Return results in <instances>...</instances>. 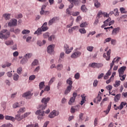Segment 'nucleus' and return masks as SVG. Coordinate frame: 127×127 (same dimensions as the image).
Wrapping results in <instances>:
<instances>
[{
  "label": "nucleus",
  "instance_id": "nucleus-1",
  "mask_svg": "<svg viewBox=\"0 0 127 127\" xmlns=\"http://www.w3.org/2000/svg\"><path fill=\"white\" fill-rule=\"evenodd\" d=\"M47 22H45L41 28H38L37 30L34 32V34H37L38 35H39V34H41V32L48 30V27H47Z\"/></svg>",
  "mask_w": 127,
  "mask_h": 127
},
{
  "label": "nucleus",
  "instance_id": "nucleus-2",
  "mask_svg": "<svg viewBox=\"0 0 127 127\" xmlns=\"http://www.w3.org/2000/svg\"><path fill=\"white\" fill-rule=\"evenodd\" d=\"M10 36V32H7V29H3L0 32V39H7Z\"/></svg>",
  "mask_w": 127,
  "mask_h": 127
},
{
  "label": "nucleus",
  "instance_id": "nucleus-3",
  "mask_svg": "<svg viewBox=\"0 0 127 127\" xmlns=\"http://www.w3.org/2000/svg\"><path fill=\"white\" fill-rule=\"evenodd\" d=\"M49 101H50V98L49 97L43 98L42 99L41 102L42 103H43V104H44L39 105L40 109H41L42 111H43L44 110H45V109H46V108L47 107V104Z\"/></svg>",
  "mask_w": 127,
  "mask_h": 127
},
{
  "label": "nucleus",
  "instance_id": "nucleus-4",
  "mask_svg": "<svg viewBox=\"0 0 127 127\" xmlns=\"http://www.w3.org/2000/svg\"><path fill=\"white\" fill-rule=\"evenodd\" d=\"M82 55V53L80 51H75L70 56L72 59H77V58L80 57Z\"/></svg>",
  "mask_w": 127,
  "mask_h": 127
},
{
  "label": "nucleus",
  "instance_id": "nucleus-5",
  "mask_svg": "<svg viewBox=\"0 0 127 127\" xmlns=\"http://www.w3.org/2000/svg\"><path fill=\"white\" fill-rule=\"evenodd\" d=\"M126 105H127V103L125 102H122L119 106H117V105L115 104L114 105V109L116 111L118 110H120V111H121V110H123V109H124V107H125Z\"/></svg>",
  "mask_w": 127,
  "mask_h": 127
},
{
  "label": "nucleus",
  "instance_id": "nucleus-6",
  "mask_svg": "<svg viewBox=\"0 0 127 127\" xmlns=\"http://www.w3.org/2000/svg\"><path fill=\"white\" fill-rule=\"evenodd\" d=\"M90 67L92 68H102L104 64L102 63H93L90 64Z\"/></svg>",
  "mask_w": 127,
  "mask_h": 127
},
{
  "label": "nucleus",
  "instance_id": "nucleus-7",
  "mask_svg": "<svg viewBox=\"0 0 127 127\" xmlns=\"http://www.w3.org/2000/svg\"><path fill=\"white\" fill-rule=\"evenodd\" d=\"M64 47L66 54H70V53H71L73 50V47H71L69 49V45L67 44H64Z\"/></svg>",
  "mask_w": 127,
  "mask_h": 127
},
{
  "label": "nucleus",
  "instance_id": "nucleus-8",
  "mask_svg": "<svg viewBox=\"0 0 127 127\" xmlns=\"http://www.w3.org/2000/svg\"><path fill=\"white\" fill-rule=\"evenodd\" d=\"M44 111H41L40 110H38L35 114L36 115H38V120H42L43 119V117H44Z\"/></svg>",
  "mask_w": 127,
  "mask_h": 127
},
{
  "label": "nucleus",
  "instance_id": "nucleus-9",
  "mask_svg": "<svg viewBox=\"0 0 127 127\" xmlns=\"http://www.w3.org/2000/svg\"><path fill=\"white\" fill-rule=\"evenodd\" d=\"M59 112L56 110H53L49 115V118L50 119H53V118H55V117H57L59 116Z\"/></svg>",
  "mask_w": 127,
  "mask_h": 127
},
{
  "label": "nucleus",
  "instance_id": "nucleus-10",
  "mask_svg": "<svg viewBox=\"0 0 127 127\" xmlns=\"http://www.w3.org/2000/svg\"><path fill=\"white\" fill-rule=\"evenodd\" d=\"M17 25V20L16 19H12L8 23V26L11 27V26H16Z\"/></svg>",
  "mask_w": 127,
  "mask_h": 127
},
{
  "label": "nucleus",
  "instance_id": "nucleus-11",
  "mask_svg": "<svg viewBox=\"0 0 127 127\" xmlns=\"http://www.w3.org/2000/svg\"><path fill=\"white\" fill-rule=\"evenodd\" d=\"M77 93L76 92H73L72 94V97H71L69 101L68 102V105H72L73 103L75 102V100H76V97H77Z\"/></svg>",
  "mask_w": 127,
  "mask_h": 127
},
{
  "label": "nucleus",
  "instance_id": "nucleus-12",
  "mask_svg": "<svg viewBox=\"0 0 127 127\" xmlns=\"http://www.w3.org/2000/svg\"><path fill=\"white\" fill-rule=\"evenodd\" d=\"M57 20H59V17H54L52 19H51L48 22V25L49 26H51L54 23H56Z\"/></svg>",
  "mask_w": 127,
  "mask_h": 127
},
{
  "label": "nucleus",
  "instance_id": "nucleus-13",
  "mask_svg": "<svg viewBox=\"0 0 127 127\" xmlns=\"http://www.w3.org/2000/svg\"><path fill=\"white\" fill-rule=\"evenodd\" d=\"M107 55H106V53H104L103 55V58H105L107 61H109L111 59V50H109L107 52Z\"/></svg>",
  "mask_w": 127,
  "mask_h": 127
},
{
  "label": "nucleus",
  "instance_id": "nucleus-14",
  "mask_svg": "<svg viewBox=\"0 0 127 127\" xmlns=\"http://www.w3.org/2000/svg\"><path fill=\"white\" fill-rule=\"evenodd\" d=\"M32 96V94H31V91H28L24 93H23L22 95L23 98H25V99H30V97Z\"/></svg>",
  "mask_w": 127,
  "mask_h": 127
},
{
  "label": "nucleus",
  "instance_id": "nucleus-15",
  "mask_svg": "<svg viewBox=\"0 0 127 127\" xmlns=\"http://www.w3.org/2000/svg\"><path fill=\"white\" fill-rule=\"evenodd\" d=\"M55 47V45H49L47 48V52L48 53H49V54H51L54 51V48Z\"/></svg>",
  "mask_w": 127,
  "mask_h": 127
},
{
  "label": "nucleus",
  "instance_id": "nucleus-16",
  "mask_svg": "<svg viewBox=\"0 0 127 127\" xmlns=\"http://www.w3.org/2000/svg\"><path fill=\"white\" fill-rule=\"evenodd\" d=\"M121 31V28L117 27V28H113L112 32V35H117L119 32Z\"/></svg>",
  "mask_w": 127,
  "mask_h": 127
},
{
  "label": "nucleus",
  "instance_id": "nucleus-17",
  "mask_svg": "<svg viewBox=\"0 0 127 127\" xmlns=\"http://www.w3.org/2000/svg\"><path fill=\"white\" fill-rule=\"evenodd\" d=\"M126 69H127V67L123 66H122L118 69V72L119 75H122V74H125V71H126Z\"/></svg>",
  "mask_w": 127,
  "mask_h": 127
},
{
  "label": "nucleus",
  "instance_id": "nucleus-18",
  "mask_svg": "<svg viewBox=\"0 0 127 127\" xmlns=\"http://www.w3.org/2000/svg\"><path fill=\"white\" fill-rule=\"evenodd\" d=\"M111 108H112V102H110L108 106L107 109L106 110L104 111L103 112L105 113L106 115H108L109 113H110Z\"/></svg>",
  "mask_w": 127,
  "mask_h": 127
},
{
  "label": "nucleus",
  "instance_id": "nucleus-19",
  "mask_svg": "<svg viewBox=\"0 0 127 127\" xmlns=\"http://www.w3.org/2000/svg\"><path fill=\"white\" fill-rule=\"evenodd\" d=\"M5 120L6 121H11V122H15L14 117L8 115L5 116Z\"/></svg>",
  "mask_w": 127,
  "mask_h": 127
},
{
  "label": "nucleus",
  "instance_id": "nucleus-20",
  "mask_svg": "<svg viewBox=\"0 0 127 127\" xmlns=\"http://www.w3.org/2000/svg\"><path fill=\"white\" fill-rule=\"evenodd\" d=\"M66 84L68 85L67 87H70V88H72V85H73V81L72 80V78L69 77L66 80Z\"/></svg>",
  "mask_w": 127,
  "mask_h": 127
},
{
  "label": "nucleus",
  "instance_id": "nucleus-21",
  "mask_svg": "<svg viewBox=\"0 0 127 127\" xmlns=\"http://www.w3.org/2000/svg\"><path fill=\"white\" fill-rule=\"evenodd\" d=\"M15 121L16 120L18 122H20L23 119V116H20V114H17L15 116Z\"/></svg>",
  "mask_w": 127,
  "mask_h": 127
},
{
  "label": "nucleus",
  "instance_id": "nucleus-22",
  "mask_svg": "<svg viewBox=\"0 0 127 127\" xmlns=\"http://www.w3.org/2000/svg\"><path fill=\"white\" fill-rule=\"evenodd\" d=\"M70 3H74L75 5H78L80 3V0H67Z\"/></svg>",
  "mask_w": 127,
  "mask_h": 127
},
{
  "label": "nucleus",
  "instance_id": "nucleus-23",
  "mask_svg": "<svg viewBox=\"0 0 127 127\" xmlns=\"http://www.w3.org/2000/svg\"><path fill=\"white\" fill-rule=\"evenodd\" d=\"M39 64V62L38 61V60L35 59L31 64L32 67H33V66H37Z\"/></svg>",
  "mask_w": 127,
  "mask_h": 127
},
{
  "label": "nucleus",
  "instance_id": "nucleus-24",
  "mask_svg": "<svg viewBox=\"0 0 127 127\" xmlns=\"http://www.w3.org/2000/svg\"><path fill=\"white\" fill-rule=\"evenodd\" d=\"M56 69L58 70V71H61L62 69H63V64H58L56 67Z\"/></svg>",
  "mask_w": 127,
  "mask_h": 127
},
{
  "label": "nucleus",
  "instance_id": "nucleus-25",
  "mask_svg": "<svg viewBox=\"0 0 127 127\" xmlns=\"http://www.w3.org/2000/svg\"><path fill=\"white\" fill-rule=\"evenodd\" d=\"M28 61V60L24 56V58H22V59L21 60L20 63V64H25L27 63V62Z\"/></svg>",
  "mask_w": 127,
  "mask_h": 127
},
{
  "label": "nucleus",
  "instance_id": "nucleus-26",
  "mask_svg": "<svg viewBox=\"0 0 127 127\" xmlns=\"http://www.w3.org/2000/svg\"><path fill=\"white\" fill-rule=\"evenodd\" d=\"M121 94H118L116 95L114 97L115 102H119V101H120V100L121 99Z\"/></svg>",
  "mask_w": 127,
  "mask_h": 127
},
{
  "label": "nucleus",
  "instance_id": "nucleus-27",
  "mask_svg": "<svg viewBox=\"0 0 127 127\" xmlns=\"http://www.w3.org/2000/svg\"><path fill=\"white\" fill-rule=\"evenodd\" d=\"M3 16L5 20H9V19H10V14L5 13L3 15Z\"/></svg>",
  "mask_w": 127,
  "mask_h": 127
},
{
  "label": "nucleus",
  "instance_id": "nucleus-28",
  "mask_svg": "<svg viewBox=\"0 0 127 127\" xmlns=\"http://www.w3.org/2000/svg\"><path fill=\"white\" fill-rule=\"evenodd\" d=\"M93 1L94 2V5L95 7H97V8H98V7H100V6L101 5V3L98 1V0H93Z\"/></svg>",
  "mask_w": 127,
  "mask_h": 127
},
{
  "label": "nucleus",
  "instance_id": "nucleus-29",
  "mask_svg": "<svg viewBox=\"0 0 127 127\" xmlns=\"http://www.w3.org/2000/svg\"><path fill=\"white\" fill-rule=\"evenodd\" d=\"M44 87H45V82L44 81H41L39 84L40 90H42Z\"/></svg>",
  "mask_w": 127,
  "mask_h": 127
},
{
  "label": "nucleus",
  "instance_id": "nucleus-30",
  "mask_svg": "<svg viewBox=\"0 0 127 127\" xmlns=\"http://www.w3.org/2000/svg\"><path fill=\"white\" fill-rule=\"evenodd\" d=\"M4 43L7 46L12 45L13 44V41L12 40L6 41Z\"/></svg>",
  "mask_w": 127,
  "mask_h": 127
},
{
  "label": "nucleus",
  "instance_id": "nucleus-31",
  "mask_svg": "<svg viewBox=\"0 0 127 127\" xmlns=\"http://www.w3.org/2000/svg\"><path fill=\"white\" fill-rule=\"evenodd\" d=\"M1 107L3 109V111H5V109L6 108V102L3 101L1 103Z\"/></svg>",
  "mask_w": 127,
  "mask_h": 127
},
{
  "label": "nucleus",
  "instance_id": "nucleus-32",
  "mask_svg": "<svg viewBox=\"0 0 127 127\" xmlns=\"http://www.w3.org/2000/svg\"><path fill=\"white\" fill-rule=\"evenodd\" d=\"M71 90H72V87L70 86H67L66 89L64 91V94L68 95L69 92H71Z\"/></svg>",
  "mask_w": 127,
  "mask_h": 127
},
{
  "label": "nucleus",
  "instance_id": "nucleus-33",
  "mask_svg": "<svg viewBox=\"0 0 127 127\" xmlns=\"http://www.w3.org/2000/svg\"><path fill=\"white\" fill-rule=\"evenodd\" d=\"M13 79L14 81H18L19 79V75L17 73H15L13 75Z\"/></svg>",
  "mask_w": 127,
  "mask_h": 127
},
{
  "label": "nucleus",
  "instance_id": "nucleus-34",
  "mask_svg": "<svg viewBox=\"0 0 127 127\" xmlns=\"http://www.w3.org/2000/svg\"><path fill=\"white\" fill-rule=\"evenodd\" d=\"M12 107L13 109H16L17 108H20V107H21V105H19V103L18 102H16L13 104Z\"/></svg>",
  "mask_w": 127,
  "mask_h": 127
},
{
  "label": "nucleus",
  "instance_id": "nucleus-35",
  "mask_svg": "<svg viewBox=\"0 0 127 127\" xmlns=\"http://www.w3.org/2000/svg\"><path fill=\"white\" fill-rule=\"evenodd\" d=\"M65 58V53L64 52H62L61 54H60V59L59 60V61H61V60L64 59V58Z\"/></svg>",
  "mask_w": 127,
  "mask_h": 127
},
{
  "label": "nucleus",
  "instance_id": "nucleus-36",
  "mask_svg": "<svg viewBox=\"0 0 127 127\" xmlns=\"http://www.w3.org/2000/svg\"><path fill=\"white\" fill-rule=\"evenodd\" d=\"M121 85V81L120 80H116L115 83L114 84V87L115 88H118Z\"/></svg>",
  "mask_w": 127,
  "mask_h": 127
},
{
  "label": "nucleus",
  "instance_id": "nucleus-37",
  "mask_svg": "<svg viewBox=\"0 0 127 127\" xmlns=\"http://www.w3.org/2000/svg\"><path fill=\"white\" fill-rule=\"evenodd\" d=\"M119 77L120 78V80L122 81H125L126 77H127V75L124 74H119Z\"/></svg>",
  "mask_w": 127,
  "mask_h": 127
},
{
  "label": "nucleus",
  "instance_id": "nucleus-38",
  "mask_svg": "<svg viewBox=\"0 0 127 127\" xmlns=\"http://www.w3.org/2000/svg\"><path fill=\"white\" fill-rule=\"evenodd\" d=\"M94 49V47L92 46H88L86 47V50L87 51H89V52H93V50Z\"/></svg>",
  "mask_w": 127,
  "mask_h": 127
},
{
  "label": "nucleus",
  "instance_id": "nucleus-39",
  "mask_svg": "<svg viewBox=\"0 0 127 127\" xmlns=\"http://www.w3.org/2000/svg\"><path fill=\"white\" fill-rule=\"evenodd\" d=\"M76 28H79V26H73V27L70 28L68 30V32L69 33H71V32H72V31H73V30H75V29H76Z\"/></svg>",
  "mask_w": 127,
  "mask_h": 127
},
{
  "label": "nucleus",
  "instance_id": "nucleus-40",
  "mask_svg": "<svg viewBox=\"0 0 127 127\" xmlns=\"http://www.w3.org/2000/svg\"><path fill=\"white\" fill-rule=\"evenodd\" d=\"M32 53H27L24 56V57L28 60V59H30V58L32 57Z\"/></svg>",
  "mask_w": 127,
  "mask_h": 127
},
{
  "label": "nucleus",
  "instance_id": "nucleus-41",
  "mask_svg": "<svg viewBox=\"0 0 127 127\" xmlns=\"http://www.w3.org/2000/svg\"><path fill=\"white\" fill-rule=\"evenodd\" d=\"M89 25V23L84 22L80 25V27H87V26Z\"/></svg>",
  "mask_w": 127,
  "mask_h": 127
},
{
  "label": "nucleus",
  "instance_id": "nucleus-42",
  "mask_svg": "<svg viewBox=\"0 0 127 127\" xmlns=\"http://www.w3.org/2000/svg\"><path fill=\"white\" fill-rule=\"evenodd\" d=\"M106 89H107L108 91H109V94H111V91H112V89H113V86L108 85L106 87Z\"/></svg>",
  "mask_w": 127,
  "mask_h": 127
},
{
  "label": "nucleus",
  "instance_id": "nucleus-43",
  "mask_svg": "<svg viewBox=\"0 0 127 127\" xmlns=\"http://www.w3.org/2000/svg\"><path fill=\"white\" fill-rule=\"evenodd\" d=\"M102 16H103V12L102 11H99L97 15L96 18L99 19Z\"/></svg>",
  "mask_w": 127,
  "mask_h": 127
},
{
  "label": "nucleus",
  "instance_id": "nucleus-44",
  "mask_svg": "<svg viewBox=\"0 0 127 127\" xmlns=\"http://www.w3.org/2000/svg\"><path fill=\"white\" fill-rule=\"evenodd\" d=\"M54 81H55V77H52L48 83V85H49V86H51V85L53 84V82H54Z\"/></svg>",
  "mask_w": 127,
  "mask_h": 127
},
{
  "label": "nucleus",
  "instance_id": "nucleus-45",
  "mask_svg": "<svg viewBox=\"0 0 127 127\" xmlns=\"http://www.w3.org/2000/svg\"><path fill=\"white\" fill-rule=\"evenodd\" d=\"M111 18H108L107 20H106L105 21H104L103 22V23L104 24H107V26H109V24H110V21H111Z\"/></svg>",
  "mask_w": 127,
  "mask_h": 127
},
{
  "label": "nucleus",
  "instance_id": "nucleus-46",
  "mask_svg": "<svg viewBox=\"0 0 127 127\" xmlns=\"http://www.w3.org/2000/svg\"><path fill=\"white\" fill-rule=\"evenodd\" d=\"M17 73L18 74V75H20L21 73H22V67L21 66L19 67L17 69Z\"/></svg>",
  "mask_w": 127,
  "mask_h": 127
},
{
  "label": "nucleus",
  "instance_id": "nucleus-47",
  "mask_svg": "<svg viewBox=\"0 0 127 127\" xmlns=\"http://www.w3.org/2000/svg\"><path fill=\"white\" fill-rule=\"evenodd\" d=\"M78 31H79L81 34H85V33H86L87 32V31H86V29H85V28L79 29Z\"/></svg>",
  "mask_w": 127,
  "mask_h": 127
},
{
  "label": "nucleus",
  "instance_id": "nucleus-48",
  "mask_svg": "<svg viewBox=\"0 0 127 127\" xmlns=\"http://www.w3.org/2000/svg\"><path fill=\"white\" fill-rule=\"evenodd\" d=\"M25 111H26V108H25V107H22V108H20L19 110V111H18V113H24V112H25Z\"/></svg>",
  "mask_w": 127,
  "mask_h": 127
},
{
  "label": "nucleus",
  "instance_id": "nucleus-49",
  "mask_svg": "<svg viewBox=\"0 0 127 127\" xmlns=\"http://www.w3.org/2000/svg\"><path fill=\"white\" fill-rule=\"evenodd\" d=\"M4 83L7 86H10L11 85V82H10L9 79H5Z\"/></svg>",
  "mask_w": 127,
  "mask_h": 127
},
{
  "label": "nucleus",
  "instance_id": "nucleus-50",
  "mask_svg": "<svg viewBox=\"0 0 127 127\" xmlns=\"http://www.w3.org/2000/svg\"><path fill=\"white\" fill-rule=\"evenodd\" d=\"M121 60V57H117L113 59V61H114L115 63H119V61Z\"/></svg>",
  "mask_w": 127,
  "mask_h": 127
},
{
  "label": "nucleus",
  "instance_id": "nucleus-51",
  "mask_svg": "<svg viewBox=\"0 0 127 127\" xmlns=\"http://www.w3.org/2000/svg\"><path fill=\"white\" fill-rule=\"evenodd\" d=\"M29 33H30L29 30L25 29L22 31V34H29Z\"/></svg>",
  "mask_w": 127,
  "mask_h": 127
},
{
  "label": "nucleus",
  "instance_id": "nucleus-52",
  "mask_svg": "<svg viewBox=\"0 0 127 127\" xmlns=\"http://www.w3.org/2000/svg\"><path fill=\"white\" fill-rule=\"evenodd\" d=\"M114 15L115 16H118V15H119V9H118V8L114 9Z\"/></svg>",
  "mask_w": 127,
  "mask_h": 127
},
{
  "label": "nucleus",
  "instance_id": "nucleus-53",
  "mask_svg": "<svg viewBox=\"0 0 127 127\" xmlns=\"http://www.w3.org/2000/svg\"><path fill=\"white\" fill-rule=\"evenodd\" d=\"M44 91L46 92H49L50 91V85L48 84V85H46L45 88H44Z\"/></svg>",
  "mask_w": 127,
  "mask_h": 127
},
{
  "label": "nucleus",
  "instance_id": "nucleus-54",
  "mask_svg": "<svg viewBox=\"0 0 127 127\" xmlns=\"http://www.w3.org/2000/svg\"><path fill=\"white\" fill-rule=\"evenodd\" d=\"M107 101H108V97H106L104 98L102 100L101 103H100L101 107H103V105H104V103H105V102H107Z\"/></svg>",
  "mask_w": 127,
  "mask_h": 127
},
{
  "label": "nucleus",
  "instance_id": "nucleus-55",
  "mask_svg": "<svg viewBox=\"0 0 127 127\" xmlns=\"http://www.w3.org/2000/svg\"><path fill=\"white\" fill-rule=\"evenodd\" d=\"M55 38V36H54V35H52L50 37L49 36L48 40L49 41H53Z\"/></svg>",
  "mask_w": 127,
  "mask_h": 127
},
{
  "label": "nucleus",
  "instance_id": "nucleus-56",
  "mask_svg": "<svg viewBox=\"0 0 127 127\" xmlns=\"http://www.w3.org/2000/svg\"><path fill=\"white\" fill-rule=\"evenodd\" d=\"M74 78L76 80H79L80 79V73L79 72H77L74 75Z\"/></svg>",
  "mask_w": 127,
  "mask_h": 127
},
{
  "label": "nucleus",
  "instance_id": "nucleus-57",
  "mask_svg": "<svg viewBox=\"0 0 127 127\" xmlns=\"http://www.w3.org/2000/svg\"><path fill=\"white\" fill-rule=\"evenodd\" d=\"M62 85H63V81H59L57 85L58 89H60V87H62Z\"/></svg>",
  "mask_w": 127,
  "mask_h": 127
},
{
  "label": "nucleus",
  "instance_id": "nucleus-58",
  "mask_svg": "<svg viewBox=\"0 0 127 127\" xmlns=\"http://www.w3.org/2000/svg\"><path fill=\"white\" fill-rule=\"evenodd\" d=\"M31 114V113L30 112H26L25 114H24V115H23V119H25V118H27L28 116H29V115H30Z\"/></svg>",
  "mask_w": 127,
  "mask_h": 127
},
{
  "label": "nucleus",
  "instance_id": "nucleus-59",
  "mask_svg": "<svg viewBox=\"0 0 127 127\" xmlns=\"http://www.w3.org/2000/svg\"><path fill=\"white\" fill-rule=\"evenodd\" d=\"M98 121L99 120L98 119V118H96L94 119V127H97L98 126Z\"/></svg>",
  "mask_w": 127,
  "mask_h": 127
},
{
  "label": "nucleus",
  "instance_id": "nucleus-60",
  "mask_svg": "<svg viewBox=\"0 0 127 127\" xmlns=\"http://www.w3.org/2000/svg\"><path fill=\"white\" fill-rule=\"evenodd\" d=\"M49 33L48 32H47V33H45L43 34V37L45 39H47V38H49Z\"/></svg>",
  "mask_w": 127,
  "mask_h": 127
},
{
  "label": "nucleus",
  "instance_id": "nucleus-61",
  "mask_svg": "<svg viewBox=\"0 0 127 127\" xmlns=\"http://www.w3.org/2000/svg\"><path fill=\"white\" fill-rule=\"evenodd\" d=\"M111 40H112V38H107L104 40L103 43L105 44L107 43V42H110V41H111Z\"/></svg>",
  "mask_w": 127,
  "mask_h": 127
},
{
  "label": "nucleus",
  "instance_id": "nucleus-62",
  "mask_svg": "<svg viewBox=\"0 0 127 127\" xmlns=\"http://www.w3.org/2000/svg\"><path fill=\"white\" fill-rule=\"evenodd\" d=\"M35 78H36L35 75H31V76H29V80L30 81H32V80H34V79H35Z\"/></svg>",
  "mask_w": 127,
  "mask_h": 127
},
{
  "label": "nucleus",
  "instance_id": "nucleus-63",
  "mask_svg": "<svg viewBox=\"0 0 127 127\" xmlns=\"http://www.w3.org/2000/svg\"><path fill=\"white\" fill-rule=\"evenodd\" d=\"M81 9L82 11H85L86 9H87V8H86V5L85 4L82 5L81 6Z\"/></svg>",
  "mask_w": 127,
  "mask_h": 127
},
{
  "label": "nucleus",
  "instance_id": "nucleus-64",
  "mask_svg": "<svg viewBox=\"0 0 127 127\" xmlns=\"http://www.w3.org/2000/svg\"><path fill=\"white\" fill-rule=\"evenodd\" d=\"M20 32V30L18 28H16L14 30V33L15 34H19V33Z\"/></svg>",
  "mask_w": 127,
  "mask_h": 127
}]
</instances>
